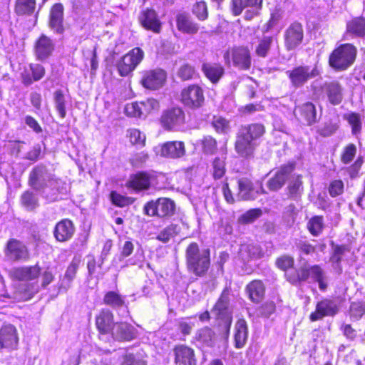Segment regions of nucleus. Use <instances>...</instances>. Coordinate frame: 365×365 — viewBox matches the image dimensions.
Segmentation results:
<instances>
[{
	"label": "nucleus",
	"mask_w": 365,
	"mask_h": 365,
	"mask_svg": "<svg viewBox=\"0 0 365 365\" xmlns=\"http://www.w3.org/2000/svg\"><path fill=\"white\" fill-rule=\"evenodd\" d=\"M339 125L336 123L328 121L324 123L321 127L318 128L317 132L324 137H327L333 135L338 129Z\"/></svg>",
	"instance_id": "nucleus-58"
},
{
	"label": "nucleus",
	"mask_w": 365,
	"mask_h": 365,
	"mask_svg": "<svg viewBox=\"0 0 365 365\" xmlns=\"http://www.w3.org/2000/svg\"><path fill=\"white\" fill-rule=\"evenodd\" d=\"M204 93L202 89L197 86L192 85L184 88L181 92V101L190 108H198L204 103Z\"/></svg>",
	"instance_id": "nucleus-11"
},
{
	"label": "nucleus",
	"mask_w": 365,
	"mask_h": 365,
	"mask_svg": "<svg viewBox=\"0 0 365 365\" xmlns=\"http://www.w3.org/2000/svg\"><path fill=\"white\" fill-rule=\"evenodd\" d=\"M195 74V71L194 68L187 64L181 66L178 72V76L182 81H187L192 78Z\"/></svg>",
	"instance_id": "nucleus-64"
},
{
	"label": "nucleus",
	"mask_w": 365,
	"mask_h": 365,
	"mask_svg": "<svg viewBox=\"0 0 365 365\" xmlns=\"http://www.w3.org/2000/svg\"><path fill=\"white\" fill-rule=\"evenodd\" d=\"M322 90L331 105L336 106L341 103L343 100V88L339 82L336 81L326 82L322 87Z\"/></svg>",
	"instance_id": "nucleus-26"
},
{
	"label": "nucleus",
	"mask_w": 365,
	"mask_h": 365,
	"mask_svg": "<svg viewBox=\"0 0 365 365\" xmlns=\"http://www.w3.org/2000/svg\"><path fill=\"white\" fill-rule=\"evenodd\" d=\"M307 272V280L311 279L312 281L317 282L319 288L322 291H324L327 288V277L324 271L319 265L304 266Z\"/></svg>",
	"instance_id": "nucleus-29"
},
{
	"label": "nucleus",
	"mask_w": 365,
	"mask_h": 365,
	"mask_svg": "<svg viewBox=\"0 0 365 365\" xmlns=\"http://www.w3.org/2000/svg\"><path fill=\"white\" fill-rule=\"evenodd\" d=\"M262 214L260 209H251L242 214L238 219L239 222L242 224H248L253 222L259 218Z\"/></svg>",
	"instance_id": "nucleus-56"
},
{
	"label": "nucleus",
	"mask_w": 365,
	"mask_h": 365,
	"mask_svg": "<svg viewBox=\"0 0 365 365\" xmlns=\"http://www.w3.org/2000/svg\"><path fill=\"white\" fill-rule=\"evenodd\" d=\"M122 365H146V362L139 355L126 354L123 357Z\"/></svg>",
	"instance_id": "nucleus-62"
},
{
	"label": "nucleus",
	"mask_w": 365,
	"mask_h": 365,
	"mask_svg": "<svg viewBox=\"0 0 365 365\" xmlns=\"http://www.w3.org/2000/svg\"><path fill=\"white\" fill-rule=\"evenodd\" d=\"M36 0H16L15 11L19 15L30 14L34 12Z\"/></svg>",
	"instance_id": "nucleus-43"
},
{
	"label": "nucleus",
	"mask_w": 365,
	"mask_h": 365,
	"mask_svg": "<svg viewBox=\"0 0 365 365\" xmlns=\"http://www.w3.org/2000/svg\"><path fill=\"white\" fill-rule=\"evenodd\" d=\"M287 280L292 284L297 285L302 282L307 281L306 267H300L297 271L287 274Z\"/></svg>",
	"instance_id": "nucleus-51"
},
{
	"label": "nucleus",
	"mask_w": 365,
	"mask_h": 365,
	"mask_svg": "<svg viewBox=\"0 0 365 365\" xmlns=\"http://www.w3.org/2000/svg\"><path fill=\"white\" fill-rule=\"evenodd\" d=\"M127 136L133 145L143 146L145 142V135L138 129L130 128L127 131Z\"/></svg>",
	"instance_id": "nucleus-52"
},
{
	"label": "nucleus",
	"mask_w": 365,
	"mask_h": 365,
	"mask_svg": "<svg viewBox=\"0 0 365 365\" xmlns=\"http://www.w3.org/2000/svg\"><path fill=\"white\" fill-rule=\"evenodd\" d=\"M303 190L302 182L300 175L293 178L288 185L289 196L293 199H297L301 195Z\"/></svg>",
	"instance_id": "nucleus-49"
},
{
	"label": "nucleus",
	"mask_w": 365,
	"mask_h": 365,
	"mask_svg": "<svg viewBox=\"0 0 365 365\" xmlns=\"http://www.w3.org/2000/svg\"><path fill=\"white\" fill-rule=\"evenodd\" d=\"M19 338L17 331L11 324L2 327L0 329V346L1 348L16 349L18 344Z\"/></svg>",
	"instance_id": "nucleus-21"
},
{
	"label": "nucleus",
	"mask_w": 365,
	"mask_h": 365,
	"mask_svg": "<svg viewBox=\"0 0 365 365\" xmlns=\"http://www.w3.org/2000/svg\"><path fill=\"white\" fill-rule=\"evenodd\" d=\"M246 292L249 299L254 303L260 302L264 296L265 287L260 280H253L246 287Z\"/></svg>",
	"instance_id": "nucleus-34"
},
{
	"label": "nucleus",
	"mask_w": 365,
	"mask_h": 365,
	"mask_svg": "<svg viewBox=\"0 0 365 365\" xmlns=\"http://www.w3.org/2000/svg\"><path fill=\"white\" fill-rule=\"evenodd\" d=\"M110 195L112 203L120 207L129 205L133 202V200L131 197L122 195L115 191H112Z\"/></svg>",
	"instance_id": "nucleus-57"
},
{
	"label": "nucleus",
	"mask_w": 365,
	"mask_h": 365,
	"mask_svg": "<svg viewBox=\"0 0 365 365\" xmlns=\"http://www.w3.org/2000/svg\"><path fill=\"white\" fill-rule=\"evenodd\" d=\"M294 170L292 165H286L275 171L273 176L267 181V186L271 191H277L281 189Z\"/></svg>",
	"instance_id": "nucleus-15"
},
{
	"label": "nucleus",
	"mask_w": 365,
	"mask_h": 365,
	"mask_svg": "<svg viewBox=\"0 0 365 365\" xmlns=\"http://www.w3.org/2000/svg\"><path fill=\"white\" fill-rule=\"evenodd\" d=\"M294 113L298 120L307 125H312L318 121L316 107L311 102L297 106Z\"/></svg>",
	"instance_id": "nucleus-17"
},
{
	"label": "nucleus",
	"mask_w": 365,
	"mask_h": 365,
	"mask_svg": "<svg viewBox=\"0 0 365 365\" xmlns=\"http://www.w3.org/2000/svg\"><path fill=\"white\" fill-rule=\"evenodd\" d=\"M257 145V143H254V141L237 133L235 148V151L241 157L246 158L252 157Z\"/></svg>",
	"instance_id": "nucleus-24"
},
{
	"label": "nucleus",
	"mask_w": 365,
	"mask_h": 365,
	"mask_svg": "<svg viewBox=\"0 0 365 365\" xmlns=\"http://www.w3.org/2000/svg\"><path fill=\"white\" fill-rule=\"evenodd\" d=\"M185 154V144L182 141H170L161 145L160 155L170 158H180Z\"/></svg>",
	"instance_id": "nucleus-27"
},
{
	"label": "nucleus",
	"mask_w": 365,
	"mask_h": 365,
	"mask_svg": "<svg viewBox=\"0 0 365 365\" xmlns=\"http://www.w3.org/2000/svg\"><path fill=\"white\" fill-rule=\"evenodd\" d=\"M175 364L176 365H196L197 359L195 351L186 345H177L173 349Z\"/></svg>",
	"instance_id": "nucleus-19"
},
{
	"label": "nucleus",
	"mask_w": 365,
	"mask_h": 365,
	"mask_svg": "<svg viewBox=\"0 0 365 365\" xmlns=\"http://www.w3.org/2000/svg\"><path fill=\"white\" fill-rule=\"evenodd\" d=\"M215 333L209 327H204L196 334V339L198 342L201 343L205 346H212L215 341Z\"/></svg>",
	"instance_id": "nucleus-41"
},
{
	"label": "nucleus",
	"mask_w": 365,
	"mask_h": 365,
	"mask_svg": "<svg viewBox=\"0 0 365 365\" xmlns=\"http://www.w3.org/2000/svg\"><path fill=\"white\" fill-rule=\"evenodd\" d=\"M304 38L302 25L298 22L292 24L284 34V43L287 50H292L301 44Z\"/></svg>",
	"instance_id": "nucleus-13"
},
{
	"label": "nucleus",
	"mask_w": 365,
	"mask_h": 365,
	"mask_svg": "<svg viewBox=\"0 0 365 365\" xmlns=\"http://www.w3.org/2000/svg\"><path fill=\"white\" fill-rule=\"evenodd\" d=\"M141 24L147 29L158 33L160 30V22L157 17L156 13L152 9H147L140 16Z\"/></svg>",
	"instance_id": "nucleus-36"
},
{
	"label": "nucleus",
	"mask_w": 365,
	"mask_h": 365,
	"mask_svg": "<svg viewBox=\"0 0 365 365\" xmlns=\"http://www.w3.org/2000/svg\"><path fill=\"white\" fill-rule=\"evenodd\" d=\"M178 29L183 33L194 34L198 31L197 24L193 22L186 14H180L177 16Z\"/></svg>",
	"instance_id": "nucleus-38"
},
{
	"label": "nucleus",
	"mask_w": 365,
	"mask_h": 365,
	"mask_svg": "<svg viewBox=\"0 0 365 365\" xmlns=\"http://www.w3.org/2000/svg\"><path fill=\"white\" fill-rule=\"evenodd\" d=\"M213 175L216 179L221 178L225 173V160L224 158H216L213 162Z\"/></svg>",
	"instance_id": "nucleus-61"
},
{
	"label": "nucleus",
	"mask_w": 365,
	"mask_h": 365,
	"mask_svg": "<svg viewBox=\"0 0 365 365\" xmlns=\"http://www.w3.org/2000/svg\"><path fill=\"white\" fill-rule=\"evenodd\" d=\"M112 336L120 341H131L137 336V330L125 322L115 323L111 331Z\"/></svg>",
	"instance_id": "nucleus-20"
},
{
	"label": "nucleus",
	"mask_w": 365,
	"mask_h": 365,
	"mask_svg": "<svg viewBox=\"0 0 365 365\" xmlns=\"http://www.w3.org/2000/svg\"><path fill=\"white\" fill-rule=\"evenodd\" d=\"M210 250H200L196 242L190 243L185 251L187 270L197 277L204 276L210 265Z\"/></svg>",
	"instance_id": "nucleus-1"
},
{
	"label": "nucleus",
	"mask_w": 365,
	"mask_h": 365,
	"mask_svg": "<svg viewBox=\"0 0 365 365\" xmlns=\"http://www.w3.org/2000/svg\"><path fill=\"white\" fill-rule=\"evenodd\" d=\"M238 197L243 200H255L261 193H265L263 187L261 185L259 190H255L253 185L248 179H240L238 180Z\"/></svg>",
	"instance_id": "nucleus-25"
},
{
	"label": "nucleus",
	"mask_w": 365,
	"mask_h": 365,
	"mask_svg": "<svg viewBox=\"0 0 365 365\" xmlns=\"http://www.w3.org/2000/svg\"><path fill=\"white\" fill-rule=\"evenodd\" d=\"M21 205L28 210H33L38 206L37 196L31 191L24 192L21 197Z\"/></svg>",
	"instance_id": "nucleus-46"
},
{
	"label": "nucleus",
	"mask_w": 365,
	"mask_h": 365,
	"mask_svg": "<svg viewBox=\"0 0 365 365\" xmlns=\"http://www.w3.org/2000/svg\"><path fill=\"white\" fill-rule=\"evenodd\" d=\"M175 203L168 198H159L156 201H150L144 206L145 214L148 216L160 217L170 216L174 213Z\"/></svg>",
	"instance_id": "nucleus-9"
},
{
	"label": "nucleus",
	"mask_w": 365,
	"mask_h": 365,
	"mask_svg": "<svg viewBox=\"0 0 365 365\" xmlns=\"http://www.w3.org/2000/svg\"><path fill=\"white\" fill-rule=\"evenodd\" d=\"M273 42V38L271 36H264L259 41L255 48V53L259 56L264 58L267 56Z\"/></svg>",
	"instance_id": "nucleus-48"
},
{
	"label": "nucleus",
	"mask_w": 365,
	"mask_h": 365,
	"mask_svg": "<svg viewBox=\"0 0 365 365\" xmlns=\"http://www.w3.org/2000/svg\"><path fill=\"white\" fill-rule=\"evenodd\" d=\"M59 180L54 178L47 168L43 165L36 166L30 173L29 182L36 190H41L46 187L47 182L51 186H56Z\"/></svg>",
	"instance_id": "nucleus-7"
},
{
	"label": "nucleus",
	"mask_w": 365,
	"mask_h": 365,
	"mask_svg": "<svg viewBox=\"0 0 365 365\" xmlns=\"http://www.w3.org/2000/svg\"><path fill=\"white\" fill-rule=\"evenodd\" d=\"M212 125L218 133H227L230 129L229 122L222 117H215Z\"/></svg>",
	"instance_id": "nucleus-63"
},
{
	"label": "nucleus",
	"mask_w": 365,
	"mask_h": 365,
	"mask_svg": "<svg viewBox=\"0 0 365 365\" xmlns=\"http://www.w3.org/2000/svg\"><path fill=\"white\" fill-rule=\"evenodd\" d=\"M103 302L112 308H120L125 304V297L116 292L110 291L104 295Z\"/></svg>",
	"instance_id": "nucleus-42"
},
{
	"label": "nucleus",
	"mask_w": 365,
	"mask_h": 365,
	"mask_svg": "<svg viewBox=\"0 0 365 365\" xmlns=\"http://www.w3.org/2000/svg\"><path fill=\"white\" fill-rule=\"evenodd\" d=\"M356 146L353 143H349L345 146L341 154V160L344 164L350 163L356 154Z\"/></svg>",
	"instance_id": "nucleus-54"
},
{
	"label": "nucleus",
	"mask_w": 365,
	"mask_h": 365,
	"mask_svg": "<svg viewBox=\"0 0 365 365\" xmlns=\"http://www.w3.org/2000/svg\"><path fill=\"white\" fill-rule=\"evenodd\" d=\"M225 63L230 64L232 61L235 67L242 70L250 69L252 58L250 49L246 46H235L227 51L224 54Z\"/></svg>",
	"instance_id": "nucleus-5"
},
{
	"label": "nucleus",
	"mask_w": 365,
	"mask_h": 365,
	"mask_svg": "<svg viewBox=\"0 0 365 365\" xmlns=\"http://www.w3.org/2000/svg\"><path fill=\"white\" fill-rule=\"evenodd\" d=\"M203 151L207 154H213L217 149V142L211 136H205L202 140Z\"/></svg>",
	"instance_id": "nucleus-60"
},
{
	"label": "nucleus",
	"mask_w": 365,
	"mask_h": 365,
	"mask_svg": "<svg viewBox=\"0 0 365 365\" xmlns=\"http://www.w3.org/2000/svg\"><path fill=\"white\" fill-rule=\"evenodd\" d=\"M323 226V217L321 216L313 217L307 224L309 232L314 236H318L322 232Z\"/></svg>",
	"instance_id": "nucleus-53"
},
{
	"label": "nucleus",
	"mask_w": 365,
	"mask_h": 365,
	"mask_svg": "<svg viewBox=\"0 0 365 365\" xmlns=\"http://www.w3.org/2000/svg\"><path fill=\"white\" fill-rule=\"evenodd\" d=\"M349 36L364 37L365 36V19L355 18L349 21L346 24V33L345 40H349Z\"/></svg>",
	"instance_id": "nucleus-33"
},
{
	"label": "nucleus",
	"mask_w": 365,
	"mask_h": 365,
	"mask_svg": "<svg viewBox=\"0 0 365 365\" xmlns=\"http://www.w3.org/2000/svg\"><path fill=\"white\" fill-rule=\"evenodd\" d=\"M349 124L351 127V132L354 135H357L361 130V120L360 115L356 113H350L344 115Z\"/></svg>",
	"instance_id": "nucleus-50"
},
{
	"label": "nucleus",
	"mask_w": 365,
	"mask_h": 365,
	"mask_svg": "<svg viewBox=\"0 0 365 365\" xmlns=\"http://www.w3.org/2000/svg\"><path fill=\"white\" fill-rule=\"evenodd\" d=\"M6 255L12 260H19L27 257L26 247L16 240H11L7 243Z\"/></svg>",
	"instance_id": "nucleus-28"
},
{
	"label": "nucleus",
	"mask_w": 365,
	"mask_h": 365,
	"mask_svg": "<svg viewBox=\"0 0 365 365\" xmlns=\"http://www.w3.org/2000/svg\"><path fill=\"white\" fill-rule=\"evenodd\" d=\"M53 101L55 108L61 118H64L66 115V100L65 96L61 90H56L53 93Z\"/></svg>",
	"instance_id": "nucleus-45"
},
{
	"label": "nucleus",
	"mask_w": 365,
	"mask_h": 365,
	"mask_svg": "<svg viewBox=\"0 0 365 365\" xmlns=\"http://www.w3.org/2000/svg\"><path fill=\"white\" fill-rule=\"evenodd\" d=\"M63 6L61 4H54L50 12V27L56 33L61 34L63 27Z\"/></svg>",
	"instance_id": "nucleus-30"
},
{
	"label": "nucleus",
	"mask_w": 365,
	"mask_h": 365,
	"mask_svg": "<svg viewBox=\"0 0 365 365\" xmlns=\"http://www.w3.org/2000/svg\"><path fill=\"white\" fill-rule=\"evenodd\" d=\"M239 254L243 260H248L250 258L260 257L259 248L254 245H241Z\"/></svg>",
	"instance_id": "nucleus-47"
},
{
	"label": "nucleus",
	"mask_w": 365,
	"mask_h": 365,
	"mask_svg": "<svg viewBox=\"0 0 365 365\" xmlns=\"http://www.w3.org/2000/svg\"><path fill=\"white\" fill-rule=\"evenodd\" d=\"M41 269L39 266L21 267L13 270L14 278L21 281H30L38 278L40 275Z\"/></svg>",
	"instance_id": "nucleus-31"
},
{
	"label": "nucleus",
	"mask_w": 365,
	"mask_h": 365,
	"mask_svg": "<svg viewBox=\"0 0 365 365\" xmlns=\"http://www.w3.org/2000/svg\"><path fill=\"white\" fill-rule=\"evenodd\" d=\"M234 338L236 348L241 349L245 345L248 338V327L244 319L237 321L235 326Z\"/></svg>",
	"instance_id": "nucleus-35"
},
{
	"label": "nucleus",
	"mask_w": 365,
	"mask_h": 365,
	"mask_svg": "<svg viewBox=\"0 0 365 365\" xmlns=\"http://www.w3.org/2000/svg\"><path fill=\"white\" fill-rule=\"evenodd\" d=\"M346 248L345 246L335 245L333 247V253L330 257V262L336 269H340L339 264Z\"/></svg>",
	"instance_id": "nucleus-55"
},
{
	"label": "nucleus",
	"mask_w": 365,
	"mask_h": 365,
	"mask_svg": "<svg viewBox=\"0 0 365 365\" xmlns=\"http://www.w3.org/2000/svg\"><path fill=\"white\" fill-rule=\"evenodd\" d=\"M55 44L52 39L42 34L34 44V54L38 61H44L51 56Z\"/></svg>",
	"instance_id": "nucleus-18"
},
{
	"label": "nucleus",
	"mask_w": 365,
	"mask_h": 365,
	"mask_svg": "<svg viewBox=\"0 0 365 365\" xmlns=\"http://www.w3.org/2000/svg\"><path fill=\"white\" fill-rule=\"evenodd\" d=\"M179 232L180 227L177 225L171 224L160 231L156 238L159 241L166 243L177 235Z\"/></svg>",
	"instance_id": "nucleus-44"
},
{
	"label": "nucleus",
	"mask_w": 365,
	"mask_h": 365,
	"mask_svg": "<svg viewBox=\"0 0 365 365\" xmlns=\"http://www.w3.org/2000/svg\"><path fill=\"white\" fill-rule=\"evenodd\" d=\"M166 80V73L162 69H154L144 72L141 83L151 90H156L162 87Z\"/></svg>",
	"instance_id": "nucleus-14"
},
{
	"label": "nucleus",
	"mask_w": 365,
	"mask_h": 365,
	"mask_svg": "<svg viewBox=\"0 0 365 365\" xmlns=\"http://www.w3.org/2000/svg\"><path fill=\"white\" fill-rule=\"evenodd\" d=\"M265 128L262 124L260 123H252L241 126L238 133L247 137L249 140L257 143L259 139L264 133Z\"/></svg>",
	"instance_id": "nucleus-32"
},
{
	"label": "nucleus",
	"mask_w": 365,
	"mask_h": 365,
	"mask_svg": "<svg viewBox=\"0 0 365 365\" xmlns=\"http://www.w3.org/2000/svg\"><path fill=\"white\" fill-rule=\"evenodd\" d=\"M115 324L113 314L108 309H101L96 317V325L101 334H106L111 332Z\"/></svg>",
	"instance_id": "nucleus-22"
},
{
	"label": "nucleus",
	"mask_w": 365,
	"mask_h": 365,
	"mask_svg": "<svg viewBox=\"0 0 365 365\" xmlns=\"http://www.w3.org/2000/svg\"><path fill=\"white\" fill-rule=\"evenodd\" d=\"M262 0H232V9L235 16L240 15L246 7L250 9L246 12V19H251L257 15L262 8Z\"/></svg>",
	"instance_id": "nucleus-16"
},
{
	"label": "nucleus",
	"mask_w": 365,
	"mask_h": 365,
	"mask_svg": "<svg viewBox=\"0 0 365 365\" xmlns=\"http://www.w3.org/2000/svg\"><path fill=\"white\" fill-rule=\"evenodd\" d=\"M162 126L168 130H178L185 123V113L180 108L165 110L160 118Z\"/></svg>",
	"instance_id": "nucleus-10"
},
{
	"label": "nucleus",
	"mask_w": 365,
	"mask_h": 365,
	"mask_svg": "<svg viewBox=\"0 0 365 365\" xmlns=\"http://www.w3.org/2000/svg\"><path fill=\"white\" fill-rule=\"evenodd\" d=\"M292 85L295 88L304 86L309 79L321 73V68L317 63L313 66L301 65L286 72Z\"/></svg>",
	"instance_id": "nucleus-3"
},
{
	"label": "nucleus",
	"mask_w": 365,
	"mask_h": 365,
	"mask_svg": "<svg viewBox=\"0 0 365 365\" xmlns=\"http://www.w3.org/2000/svg\"><path fill=\"white\" fill-rule=\"evenodd\" d=\"M160 105L154 98H148L140 102H133L126 104L125 113L130 117L145 118L148 114L158 111Z\"/></svg>",
	"instance_id": "nucleus-8"
},
{
	"label": "nucleus",
	"mask_w": 365,
	"mask_h": 365,
	"mask_svg": "<svg viewBox=\"0 0 365 365\" xmlns=\"http://www.w3.org/2000/svg\"><path fill=\"white\" fill-rule=\"evenodd\" d=\"M339 310V305L335 301L324 299L317 304L315 311L309 315V319L311 322H315L326 317H334Z\"/></svg>",
	"instance_id": "nucleus-12"
},
{
	"label": "nucleus",
	"mask_w": 365,
	"mask_h": 365,
	"mask_svg": "<svg viewBox=\"0 0 365 365\" xmlns=\"http://www.w3.org/2000/svg\"><path fill=\"white\" fill-rule=\"evenodd\" d=\"M217 319H221L224 322L225 329L229 331L232 324V312L230 308V290L225 288L219 299L211 310Z\"/></svg>",
	"instance_id": "nucleus-6"
},
{
	"label": "nucleus",
	"mask_w": 365,
	"mask_h": 365,
	"mask_svg": "<svg viewBox=\"0 0 365 365\" xmlns=\"http://www.w3.org/2000/svg\"><path fill=\"white\" fill-rule=\"evenodd\" d=\"M356 52V48L352 44H342L331 53L329 64L335 69L345 70L354 62Z\"/></svg>",
	"instance_id": "nucleus-2"
},
{
	"label": "nucleus",
	"mask_w": 365,
	"mask_h": 365,
	"mask_svg": "<svg viewBox=\"0 0 365 365\" xmlns=\"http://www.w3.org/2000/svg\"><path fill=\"white\" fill-rule=\"evenodd\" d=\"M150 180L149 176L143 173H138L130 178L127 187L135 191L146 190L149 187Z\"/></svg>",
	"instance_id": "nucleus-39"
},
{
	"label": "nucleus",
	"mask_w": 365,
	"mask_h": 365,
	"mask_svg": "<svg viewBox=\"0 0 365 365\" xmlns=\"http://www.w3.org/2000/svg\"><path fill=\"white\" fill-rule=\"evenodd\" d=\"M192 12L199 20H205L207 18V8L205 2H196L193 6Z\"/></svg>",
	"instance_id": "nucleus-59"
},
{
	"label": "nucleus",
	"mask_w": 365,
	"mask_h": 365,
	"mask_svg": "<svg viewBox=\"0 0 365 365\" xmlns=\"http://www.w3.org/2000/svg\"><path fill=\"white\" fill-rule=\"evenodd\" d=\"M74 232L73 222L68 219H63L56 225L53 235L57 241L64 242L72 238Z\"/></svg>",
	"instance_id": "nucleus-23"
},
{
	"label": "nucleus",
	"mask_w": 365,
	"mask_h": 365,
	"mask_svg": "<svg viewBox=\"0 0 365 365\" xmlns=\"http://www.w3.org/2000/svg\"><path fill=\"white\" fill-rule=\"evenodd\" d=\"M81 263V257L79 255H75L72 259L71 263L68 266L65 272V279L68 280V283L66 287L61 286L59 289H64L66 291L71 287V282L76 277L77 270Z\"/></svg>",
	"instance_id": "nucleus-40"
},
{
	"label": "nucleus",
	"mask_w": 365,
	"mask_h": 365,
	"mask_svg": "<svg viewBox=\"0 0 365 365\" xmlns=\"http://www.w3.org/2000/svg\"><path fill=\"white\" fill-rule=\"evenodd\" d=\"M143 58L144 52L140 48L136 47L130 50L121 57L116 63L119 75L120 76L130 75L143 61Z\"/></svg>",
	"instance_id": "nucleus-4"
},
{
	"label": "nucleus",
	"mask_w": 365,
	"mask_h": 365,
	"mask_svg": "<svg viewBox=\"0 0 365 365\" xmlns=\"http://www.w3.org/2000/svg\"><path fill=\"white\" fill-rule=\"evenodd\" d=\"M202 70L205 76L213 83H217L224 74L223 67L215 63H204Z\"/></svg>",
	"instance_id": "nucleus-37"
}]
</instances>
